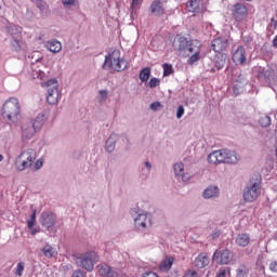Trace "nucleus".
Masks as SVG:
<instances>
[{"instance_id": "1", "label": "nucleus", "mask_w": 277, "mask_h": 277, "mask_svg": "<svg viewBox=\"0 0 277 277\" xmlns=\"http://www.w3.org/2000/svg\"><path fill=\"white\" fill-rule=\"evenodd\" d=\"M177 42H179L177 51H180V53H184L185 55L189 56L187 61V64H189V66H194L196 62H200L202 42L196 39L187 40L186 37H179Z\"/></svg>"}, {"instance_id": "2", "label": "nucleus", "mask_w": 277, "mask_h": 277, "mask_svg": "<svg viewBox=\"0 0 277 277\" xmlns=\"http://www.w3.org/2000/svg\"><path fill=\"white\" fill-rule=\"evenodd\" d=\"M102 68L103 70H115V72H122L129 68V62L121 58L120 50H114L105 56Z\"/></svg>"}, {"instance_id": "3", "label": "nucleus", "mask_w": 277, "mask_h": 277, "mask_svg": "<svg viewBox=\"0 0 277 277\" xmlns=\"http://www.w3.org/2000/svg\"><path fill=\"white\" fill-rule=\"evenodd\" d=\"M241 157L233 150L221 149L214 150L208 156L209 163H239Z\"/></svg>"}, {"instance_id": "4", "label": "nucleus", "mask_w": 277, "mask_h": 277, "mask_svg": "<svg viewBox=\"0 0 277 277\" xmlns=\"http://www.w3.org/2000/svg\"><path fill=\"white\" fill-rule=\"evenodd\" d=\"M36 149H25L15 159V168L18 172H24L34 166V161L37 159Z\"/></svg>"}, {"instance_id": "5", "label": "nucleus", "mask_w": 277, "mask_h": 277, "mask_svg": "<svg viewBox=\"0 0 277 277\" xmlns=\"http://www.w3.org/2000/svg\"><path fill=\"white\" fill-rule=\"evenodd\" d=\"M261 196V179L251 177L243 189L245 202H254Z\"/></svg>"}, {"instance_id": "6", "label": "nucleus", "mask_w": 277, "mask_h": 277, "mask_svg": "<svg viewBox=\"0 0 277 277\" xmlns=\"http://www.w3.org/2000/svg\"><path fill=\"white\" fill-rule=\"evenodd\" d=\"M2 116L6 120L14 121L21 116V104L16 97H10L2 107Z\"/></svg>"}, {"instance_id": "7", "label": "nucleus", "mask_w": 277, "mask_h": 277, "mask_svg": "<svg viewBox=\"0 0 277 277\" xmlns=\"http://www.w3.org/2000/svg\"><path fill=\"white\" fill-rule=\"evenodd\" d=\"M98 261V254L94 251H87L76 258V264L78 267L85 269L87 272L94 271V263Z\"/></svg>"}, {"instance_id": "8", "label": "nucleus", "mask_w": 277, "mask_h": 277, "mask_svg": "<svg viewBox=\"0 0 277 277\" xmlns=\"http://www.w3.org/2000/svg\"><path fill=\"white\" fill-rule=\"evenodd\" d=\"M47 88V101L49 105H56V103L62 98L60 95V89L57 84V79H50L45 82Z\"/></svg>"}, {"instance_id": "9", "label": "nucleus", "mask_w": 277, "mask_h": 277, "mask_svg": "<svg viewBox=\"0 0 277 277\" xmlns=\"http://www.w3.org/2000/svg\"><path fill=\"white\" fill-rule=\"evenodd\" d=\"M258 79L260 83L263 85H269V88H272V85H276L277 83L276 71L272 68H260L258 71Z\"/></svg>"}, {"instance_id": "10", "label": "nucleus", "mask_w": 277, "mask_h": 277, "mask_svg": "<svg viewBox=\"0 0 277 277\" xmlns=\"http://www.w3.org/2000/svg\"><path fill=\"white\" fill-rule=\"evenodd\" d=\"M151 220H153V216H150V214H148L146 212L138 213L134 217V226L138 230H144V228H148V226L153 225Z\"/></svg>"}, {"instance_id": "11", "label": "nucleus", "mask_w": 277, "mask_h": 277, "mask_svg": "<svg viewBox=\"0 0 277 277\" xmlns=\"http://www.w3.org/2000/svg\"><path fill=\"white\" fill-rule=\"evenodd\" d=\"M173 172L179 183H187L192 179L189 173L185 172V164L183 162H176L173 164Z\"/></svg>"}, {"instance_id": "12", "label": "nucleus", "mask_w": 277, "mask_h": 277, "mask_svg": "<svg viewBox=\"0 0 277 277\" xmlns=\"http://www.w3.org/2000/svg\"><path fill=\"white\" fill-rule=\"evenodd\" d=\"M213 261L219 265H228L229 261H233V253L228 249L215 251L213 254Z\"/></svg>"}, {"instance_id": "13", "label": "nucleus", "mask_w": 277, "mask_h": 277, "mask_svg": "<svg viewBox=\"0 0 277 277\" xmlns=\"http://www.w3.org/2000/svg\"><path fill=\"white\" fill-rule=\"evenodd\" d=\"M232 60L234 64L246 66V63L248 62L247 55H246V48L243 45H239L232 54Z\"/></svg>"}, {"instance_id": "14", "label": "nucleus", "mask_w": 277, "mask_h": 277, "mask_svg": "<svg viewBox=\"0 0 277 277\" xmlns=\"http://www.w3.org/2000/svg\"><path fill=\"white\" fill-rule=\"evenodd\" d=\"M38 133L36 128L29 122V120H26L22 123V140L24 142H27L31 140Z\"/></svg>"}, {"instance_id": "15", "label": "nucleus", "mask_w": 277, "mask_h": 277, "mask_svg": "<svg viewBox=\"0 0 277 277\" xmlns=\"http://www.w3.org/2000/svg\"><path fill=\"white\" fill-rule=\"evenodd\" d=\"M232 12L235 21L238 23L248 18V8L243 3H236Z\"/></svg>"}, {"instance_id": "16", "label": "nucleus", "mask_w": 277, "mask_h": 277, "mask_svg": "<svg viewBox=\"0 0 277 277\" xmlns=\"http://www.w3.org/2000/svg\"><path fill=\"white\" fill-rule=\"evenodd\" d=\"M97 272L102 277H118L120 273L115 267L109 266L107 263L97 265Z\"/></svg>"}, {"instance_id": "17", "label": "nucleus", "mask_w": 277, "mask_h": 277, "mask_svg": "<svg viewBox=\"0 0 277 277\" xmlns=\"http://www.w3.org/2000/svg\"><path fill=\"white\" fill-rule=\"evenodd\" d=\"M40 222L45 228H53V226H55V214H53V212H42Z\"/></svg>"}, {"instance_id": "18", "label": "nucleus", "mask_w": 277, "mask_h": 277, "mask_svg": "<svg viewBox=\"0 0 277 277\" xmlns=\"http://www.w3.org/2000/svg\"><path fill=\"white\" fill-rule=\"evenodd\" d=\"M227 47H228V41L223 38H216L211 43V49L215 53H224L222 51H224Z\"/></svg>"}, {"instance_id": "19", "label": "nucleus", "mask_w": 277, "mask_h": 277, "mask_svg": "<svg viewBox=\"0 0 277 277\" xmlns=\"http://www.w3.org/2000/svg\"><path fill=\"white\" fill-rule=\"evenodd\" d=\"M248 83V79H246L245 75L239 74L238 78L234 81V94L237 96L241 94V90H243V87Z\"/></svg>"}, {"instance_id": "20", "label": "nucleus", "mask_w": 277, "mask_h": 277, "mask_svg": "<svg viewBox=\"0 0 277 277\" xmlns=\"http://www.w3.org/2000/svg\"><path fill=\"white\" fill-rule=\"evenodd\" d=\"M31 122V126L35 128V131H40L42 127H44V122H47V116L44 114H39L35 119L28 120Z\"/></svg>"}, {"instance_id": "21", "label": "nucleus", "mask_w": 277, "mask_h": 277, "mask_svg": "<svg viewBox=\"0 0 277 277\" xmlns=\"http://www.w3.org/2000/svg\"><path fill=\"white\" fill-rule=\"evenodd\" d=\"M44 47L51 53H60V51H62V42H60L57 39L47 41Z\"/></svg>"}, {"instance_id": "22", "label": "nucleus", "mask_w": 277, "mask_h": 277, "mask_svg": "<svg viewBox=\"0 0 277 277\" xmlns=\"http://www.w3.org/2000/svg\"><path fill=\"white\" fill-rule=\"evenodd\" d=\"M186 8H187L188 12L198 14L202 11V0H189L186 3Z\"/></svg>"}, {"instance_id": "23", "label": "nucleus", "mask_w": 277, "mask_h": 277, "mask_svg": "<svg viewBox=\"0 0 277 277\" xmlns=\"http://www.w3.org/2000/svg\"><path fill=\"white\" fill-rule=\"evenodd\" d=\"M206 200H210V198H217L220 196V188L217 186H208L202 194Z\"/></svg>"}, {"instance_id": "24", "label": "nucleus", "mask_w": 277, "mask_h": 277, "mask_svg": "<svg viewBox=\"0 0 277 277\" xmlns=\"http://www.w3.org/2000/svg\"><path fill=\"white\" fill-rule=\"evenodd\" d=\"M236 246L239 248H247L250 245V234H238L235 239Z\"/></svg>"}, {"instance_id": "25", "label": "nucleus", "mask_w": 277, "mask_h": 277, "mask_svg": "<svg viewBox=\"0 0 277 277\" xmlns=\"http://www.w3.org/2000/svg\"><path fill=\"white\" fill-rule=\"evenodd\" d=\"M226 60H228V55L226 53H217L214 56V66L217 70H222L224 66H226Z\"/></svg>"}, {"instance_id": "26", "label": "nucleus", "mask_w": 277, "mask_h": 277, "mask_svg": "<svg viewBox=\"0 0 277 277\" xmlns=\"http://www.w3.org/2000/svg\"><path fill=\"white\" fill-rule=\"evenodd\" d=\"M41 252L45 259H55V256H57V249L50 243H45Z\"/></svg>"}, {"instance_id": "27", "label": "nucleus", "mask_w": 277, "mask_h": 277, "mask_svg": "<svg viewBox=\"0 0 277 277\" xmlns=\"http://www.w3.org/2000/svg\"><path fill=\"white\" fill-rule=\"evenodd\" d=\"M6 31L11 36V38H23V28L21 26L10 24L6 27Z\"/></svg>"}, {"instance_id": "28", "label": "nucleus", "mask_w": 277, "mask_h": 277, "mask_svg": "<svg viewBox=\"0 0 277 277\" xmlns=\"http://www.w3.org/2000/svg\"><path fill=\"white\" fill-rule=\"evenodd\" d=\"M209 265V256L207 253H200L196 259H195V266L198 267V269H205Z\"/></svg>"}, {"instance_id": "29", "label": "nucleus", "mask_w": 277, "mask_h": 277, "mask_svg": "<svg viewBox=\"0 0 277 277\" xmlns=\"http://www.w3.org/2000/svg\"><path fill=\"white\" fill-rule=\"evenodd\" d=\"M150 12L154 16H161L163 14V2L156 0L150 5Z\"/></svg>"}, {"instance_id": "30", "label": "nucleus", "mask_w": 277, "mask_h": 277, "mask_svg": "<svg viewBox=\"0 0 277 277\" xmlns=\"http://www.w3.org/2000/svg\"><path fill=\"white\" fill-rule=\"evenodd\" d=\"M118 142V134L113 133L106 141V150L107 153H114L116 149V143Z\"/></svg>"}, {"instance_id": "31", "label": "nucleus", "mask_w": 277, "mask_h": 277, "mask_svg": "<svg viewBox=\"0 0 277 277\" xmlns=\"http://www.w3.org/2000/svg\"><path fill=\"white\" fill-rule=\"evenodd\" d=\"M12 51L15 53H21L23 51V40L22 38H12L10 41Z\"/></svg>"}, {"instance_id": "32", "label": "nucleus", "mask_w": 277, "mask_h": 277, "mask_svg": "<svg viewBox=\"0 0 277 277\" xmlns=\"http://www.w3.org/2000/svg\"><path fill=\"white\" fill-rule=\"evenodd\" d=\"M172 265H174V259L167 258L160 263L159 269L160 272H169V269L172 268Z\"/></svg>"}, {"instance_id": "33", "label": "nucleus", "mask_w": 277, "mask_h": 277, "mask_svg": "<svg viewBox=\"0 0 277 277\" xmlns=\"http://www.w3.org/2000/svg\"><path fill=\"white\" fill-rule=\"evenodd\" d=\"M138 79L142 83H146L150 79V67L143 68L138 75Z\"/></svg>"}, {"instance_id": "34", "label": "nucleus", "mask_w": 277, "mask_h": 277, "mask_svg": "<svg viewBox=\"0 0 277 277\" xmlns=\"http://www.w3.org/2000/svg\"><path fill=\"white\" fill-rule=\"evenodd\" d=\"M250 274V268L246 264H241L236 269V277H246Z\"/></svg>"}, {"instance_id": "35", "label": "nucleus", "mask_w": 277, "mask_h": 277, "mask_svg": "<svg viewBox=\"0 0 277 277\" xmlns=\"http://www.w3.org/2000/svg\"><path fill=\"white\" fill-rule=\"evenodd\" d=\"M143 166L146 168V169H144V167H142V169H141V172H142V174H144L145 176H148L149 174H150V170H153V163H150V161H145L144 163H143Z\"/></svg>"}, {"instance_id": "36", "label": "nucleus", "mask_w": 277, "mask_h": 277, "mask_svg": "<svg viewBox=\"0 0 277 277\" xmlns=\"http://www.w3.org/2000/svg\"><path fill=\"white\" fill-rule=\"evenodd\" d=\"M259 122H260L261 127L266 129V127H269L272 124V117H269L267 115L264 117H261Z\"/></svg>"}, {"instance_id": "37", "label": "nucleus", "mask_w": 277, "mask_h": 277, "mask_svg": "<svg viewBox=\"0 0 277 277\" xmlns=\"http://www.w3.org/2000/svg\"><path fill=\"white\" fill-rule=\"evenodd\" d=\"M163 68V77H170V75H172V72H174V70L172 69V65L164 63L162 65Z\"/></svg>"}, {"instance_id": "38", "label": "nucleus", "mask_w": 277, "mask_h": 277, "mask_svg": "<svg viewBox=\"0 0 277 277\" xmlns=\"http://www.w3.org/2000/svg\"><path fill=\"white\" fill-rule=\"evenodd\" d=\"M109 92L107 90H100L98 91V103H105L107 101V95Z\"/></svg>"}, {"instance_id": "39", "label": "nucleus", "mask_w": 277, "mask_h": 277, "mask_svg": "<svg viewBox=\"0 0 277 277\" xmlns=\"http://www.w3.org/2000/svg\"><path fill=\"white\" fill-rule=\"evenodd\" d=\"M62 3L65 10H70V8H75L77 0H62Z\"/></svg>"}, {"instance_id": "40", "label": "nucleus", "mask_w": 277, "mask_h": 277, "mask_svg": "<svg viewBox=\"0 0 277 277\" xmlns=\"http://www.w3.org/2000/svg\"><path fill=\"white\" fill-rule=\"evenodd\" d=\"M34 226H36V210H32L30 219L27 221L28 228H34Z\"/></svg>"}, {"instance_id": "41", "label": "nucleus", "mask_w": 277, "mask_h": 277, "mask_svg": "<svg viewBox=\"0 0 277 277\" xmlns=\"http://www.w3.org/2000/svg\"><path fill=\"white\" fill-rule=\"evenodd\" d=\"M23 272H25V262H19L15 269V276H23Z\"/></svg>"}, {"instance_id": "42", "label": "nucleus", "mask_w": 277, "mask_h": 277, "mask_svg": "<svg viewBox=\"0 0 277 277\" xmlns=\"http://www.w3.org/2000/svg\"><path fill=\"white\" fill-rule=\"evenodd\" d=\"M31 1H36V5L40 10V12H44V10H47L48 8L43 0H31Z\"/></svg>"}, {"instance_id": "43", "label": "nucleus", "mask_w": 277, "mask_h": 277, "mask_svg": "<svg viewBox=\"0 0 277 277\" xmlns=\"http://www.w3.org/2000/svg\"><path fill=\"white\" fill-rule=\"evenodd\" d=\"M161 83V80L159 78H151L148 82V88H157Z\"/></svg>"}, {"instance_id": "44", "label": "nucleus", "mask_w": 277, "mask_h": 277, "mask_svg": "<svg viewBox=\"0 0 277 277\" xmlns=\"http://www.w3.org/2000/svg\"><path fill=\"white\" fill-rule=\"evenodd\" d=\"M182 116H185V107L183 105H180L176 110L177 120H181Z\"/></svg>"}, {"instance_id": "45", "label": "nucleus", "mask_w": 277, "mask_h": 277, "mask_svg": "<svg viewBox=\"0 0 277 277\" xmlns=\"http://www.w3.org/2000/svg\"><path fill=\"white\" fill-rule=\"evenodd\" d=\"M159 107H161V103L160 102H154L150 104L149 109H151L153 111H159Z\"/></svg>"}, {"instance_id": "46", "label": "nucleus", "mask_w": 277, "mask_h": 277, "mask_svg": "<svg viewBox=\"0 0 277 277\" xmlns=\"http://www.w3.org/2000/svg\"><path fill=\"white\" fill-rule=\"evenodd\" d=\"M243 43L246 44V47H252V37L248 36V37H243L242 39Z\"/></svg>"}, {"instance_id": "47", "label": "nucleus", "mask_w": 277, "mask_h": 277, "mask_svg": "<svg viewBox=\"0 0 277 277\" xmlns=\"http://www.w3.org/2000/svg\"><path fill=\"white\" fill-rule=\"evenodd\" d=\"M43 164L44 162L42 161V159H38L34 164V170H40V168H42Z\"/></svg>"}, {"instance_id": "48", "label": "nucleus", "mask_w": 277, "mask_h": 277, "mask_svg": "<svg viewBox=\"0 0 277 277\" xmlns=\"http://www.w3.org/2000/svg\"><path fill=\"white\" fill-rule=\"evenodd\" d=\"M71 277H85V273H83L81 269H78L72 273Z\"/></svg>"}, {"instance_id": "49", "label": "nucleus", "mask_w": 277, "mask_h": 277, "mask_svg": "<svg viewBox=\"0 0 277 277\" xmlns=\"http://www.w3.org/2000/svg\"><path fill=\"white\" fill-rule=\"evenodd\" d=\"M269 269L271 272H273L274 274H277V261H274L269 264Z\"/></svg>"}, {"instance_id": "50", "label": "nucleus", "mask_w": 277, "mask_h": 277, "mask_svg": "<svg viewBox=\"0 0 277 277\" xmlns=\"http://www.w3.org/2000/svg\"><path fill=\"white\" fill-rule=\"evenodd\" d=\"M183 277H198L196 271H188Z\"/></svg>"}, {"instance_id": "51", "label": "nucleus", "mask_w": 277, "mask_h": 277, "mask_svg": "<svg viewBox=\"0 0 277 277\" xmlns=\"http://www.w3.org/2000/svg\"><path fill=\"white\" fill-rule=\"evenodd\" d=\"M143 277H159V276L154 272H147L143 274Z\"/></svg>"}, {"instance_id": "52", "label": "nucleus", "mask_w": 277, "mask_h": 277, "mask_svg": "<svg viewBox=\"0 0 277 277\" xmlns=\"http://www.w3.org/2000/svg\"><path fill=\"white\" fill-rule=\"evenodd\" d=\"M211 237L212 239H217V237H220V229H215L214 232H212Z\"/></svg>"}, {"instance_id": "53", "label": "nucleus", "mask_w": 277, "mask_h": 277, "mask_svg": "<svg viewBox=\"0 0 277 277\" xmlns=\"http://www.w3.org/2000/svg\"><path fill=\"white\" fill-rule=\"evenodd\" d=\"M216 277H226V269H221Z\"/></svg>"}, {"instance_id": "54", "label": "nucleus", "mask_w": 277, "mask_h": 277, "mask_svg": "<svg viewBox=\"0 0 277 277\" xmlns=\"http://www.w3.org/2000/svg\"><path fill=\"white\" fill-rule=\"evenodd\" d=\"M271 27L273 29H276V27H277V21H275L274 18L271 19Z\"/></svg>"}, {"instance_id": "55", "label": "nucleus", "mask_w": 277, "mask_h": 277, "mask_svg": "<svg viewBox=\"0 0 277 277\" xmlns=\"http://www.w3.org/2000/svg\"><path fill=\"white\" fill-rule=\"evenodd\" d=\"M30 229V235H36L37 233H40V228H29Z\"/></svg>"}, {"instance_id": "56", "label": "nucleus", "mask_w": 277, "mask_h": 277, "mask_svg": "<svg viewBox=\"0 0 277 277\" xmlns=\"http://www.w3.org/2000/svg\"><path fill=\"white\" fill-rule=\"evenodd\" d=\"M137 5H140V0H133L132 8H137Z\"/></svg>"}, {"instance_id": "57", "label": "nucleus", "mask_w": 277, "mask_h": 277, "mask_svg": "<svg viewBox=\"0 0 277 277\" xmlns=\"http://www.w3.org/2000/svg\"><path fill=\"white\" fill-rule=\"evenodd\" d=\"M273 47L275 49H277V35L275 36V38L273 39Z\"/></svg>"}, {"instance_id": "58", "label": "nucleus", "mask_w": 277, "mask_h": 277, "mask_svg": "<svg viewBox=\"0 0 277 277\" xmlns=\"http://www.w3.org/2000/svg\"><path fill=\"white\" fill-rule=\"evenodd\" d=\"M3 161V155L0 154V163Z\"/></svg>"}]
</instances>
